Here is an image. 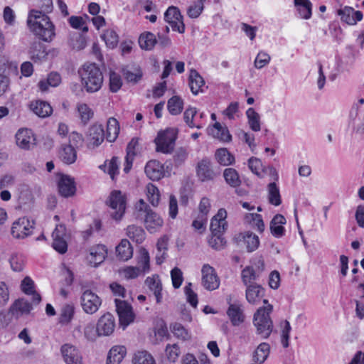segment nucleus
Returning a JSON list of instances; mask_svg holds the SVG:
<instances>
[{"label": "nucleus", "instance_id": "1", "mask_svg": "<svg viewBox=\"0 0 364 364\" xmlns=\"http://www.w3.org/2000/svg\"><path fill=\"white\" fill-rule=\"evenodd\" d=\"M27 24L30 30L43 41L49 42L55 36L54 25L50 18L42 11L31 10L28 14Z\"/></svg>", "mask_w": 364, "mask_h": 364}, {"label": "nucleus", "instance_id": "2", "mask_svg": "<svg viewBox=\"0 0 364 364\" xmlns=\"http://www.w3.org/2000/svg\"><path fill=\"white\" fill-rule=\"evenodd\" d=\"M82 87L88 93L96 92L102 86V72L96 63H85L79 70Z\"/></svg>", "mask_w": 364, "mask_h": 364}, {"label": "nucleus", "instance_id": "3", "mask_svg": "<svg viewBox=\"0 0 364 364\" xmlns=\"http://www.w3.org/2000/svg\"><path fill=\"white\" fill-rule=\"evenodd\" d=\"M272 309V306L269 304L259 308L254 314L253 324L256 327L257 334L263 339L269 338L273 330V322L269 316Z\"/></svg>", "mask_w": 364, "mask_h": 364}, {"label": "nucleus", "instance_id": "4", "mask_svg": "<svg viewBox=\"0 0 364 364\" xmlns=\"http://www.w3.org/2000/svg\"><path fill=\"white\" fill-rule=\"evenodd\" d=\"M135 209L138 213H145L144 225L149 232L154 233L162 227L163 219L154 212L143 199L138 201L135 205Z\"/></svg>", "mask_w": 364, "mask_h": 364}, {"label": "nucleus", "instance_id": "5", "mask_svg": "<svg viewBox=\"0 0 364 364\" xmlns=\"http://www.w3.org/2000/svg\"><path fill=\"white\" fill-rule=\"evenodd\" d=\"M177 138V130L173 128H168L166 130L160 131L154 139L156 151L163 154H170L175 146V141Z\"/></svg>", "mask_w": 364, "mask_h": 364}, {"label": "nucleus", "instance_id": "6", "mask_svg": "<svg viewBox=\"0 0 364 364\" xmlns=\"http://www.w3.org/2000/svg\"><path fill=\"white\" fill-rule=\"evenodd\" d=\"M107 204L112 209L110 212L112 218L116 221L121 220L126 210L125 196L120 191H113L108 198Z\"/></svg>", "mask_w": 364, "mask_h": 364}, {"label": "nucleus", "instance_id": "7", "mask_svg": "<svg viewBox=\"0 0 364 364\" xmlns=\"http://www.w3.org/2000/svg\"><path fill=\"white\" fill-rule=\"evenodd\" d=\"M80 303L83 311L86 314H93L97 311L102 305V299L91 290L85 289L81 295Z\"/></svg>", "mask_w": 364, "mask_h": 364}, {"label": "nucleus", "instance_id": "8", "mask_svg": "<svg viewBox=\"0 0 364 364\" xmlns=\"http://www.w3.org/2000/svg\"><path fill=\"white\" fill-rule=\"evenodd\" d=\"M34 228L33 220H29L27 218H21L13 223L11 235L17 239H23L32 232Z\"/></svg>", "mask_w": 364, "mask_h": 364}, {"label": "nucleus", "instance_id": "9", "mask_svg": "<svg viewBox=\"0 0 364 364\" xmlns=\"http://www.w3.org/2000/svg\"><path fill=\"white\" fill-rule=\"evenodd\" d=\"M164 20L171 25L173 31H178L180 33L185 32L183 16L177 7L173 6H169L164 14Z\"/></svg>", "mask_w": 364, "mask_h": 364}, {"label": "nucleus", "instance_id": "10", "mask_svg": "<svg viewBox=\"0 0 364 364\" xmlns=\"http://www.w3.org/2000/svg\"><path fill=\"white\" fill-rule=\"evenodd\" d=\"M201 273L202 285L205 289L213 291L219 287L220 279L213 267L209 264H204Z\"/></svg>", "mask_w": 364, "mask_h": 364}, {"label": "nucleus", "instance_id": "11", "mask_svg": "<svg viewBox=\"0 0 364 364\" xmlns=\"http://www.w3.org/2000/svg\"><path fill=\"white\" fill-rule=\"evenodd\" d=\"M60 353L66 364H83L80 350L71 343H65L60 347Z\"/></svg>", "mask_w": 364, "mask_h": 364}, {"label": "nucleus", "instance_id": "12", "mask_svg": "<svg viewBox=\"0 0 364 364\" xmlns=\"http://www.w3.org/2000/svg\"><path fill=\"white\" fill-rule=\"evenodd\" d=\"M114 302L119 323L121 325L126 327L134 321V314L132 311V308L131 305L125 301L116 299Z\"/></svg>", "mask_w": 364, "mask_h": 364}, {"label": "nucleus", "instance_id": "13", "mask_svg": "<svg viewBox=\"0 0 364 364\" xmlns=\"http://www.w3.org/2000/svg\"><path fill=\"white\" fill-rule=\"evenodd\" d=\"M33 306L23 298L16 299L9 308V314L13 318H18L23 315H28Z\"/></svg>", "mask_w": 364, "mask_h": 364}, {"label": "nucleus", "instance_id": "14", "mask_svg": "<svg viewBox=\"0 0 364 364\" xmlns=\"http://www.w3.org/2000/svg\"><path fill=\"white\" fill-rule=\"evenodd\" d=\"M97 326L99 336H107L111 335L115 328L114 316L109 313L105 314L99 318Z\"/></svg>", "mask_w": 364, "mask_h": 364}, {"label": "nucleus", "instance_id": "15", "mask_svg": "<svg viewBox=\"0 0 364 364\" xmlns=\"http://www.w3.org/2000/svg\"><path fill=\"white\" fill-rule=\"evenodd\" d=\"M58 191L65 198L74 196L76 192L74 178L68 175H62L58 181Z\"/></svg>", "mask_w": 364, "mask_h": 364}, {"label": "nucleus", "instance_id": "16", "mask_svg": "<svg viewBox=\"0 0 364 364\" xmlns=\"http://www.w3.org/2000/svg\"><path fill=\"white\" fill-rule=\"evenodd\" d=\"M16 144L23 149H29L36 144L32 131L28 129H20L16 134Z\"/></svg>", "mask_w": 364, "mask_h": 364}, {"label": "nucleus", "instance_id": "17", "mask_svg": "<svg viewBox=\"0 0 364 364\" xmlns=\"http://www.w3.org/2000/svg\"><path fill=\"white\" fill-rule=\"evenodd\" d=\"M196 173L202 181H210L215 176L211 162L208 158H204L198 163Z\"/></svg>", "mask_w": 364, "mask_h": 364}, {"label": "nucleus", "instance_id": "18", "mask_svg": "<svg viewBox=\"0 0 364 364\" xmlns=\"http://www.w3.org/2000/svg\"><path fill=\"white\" fill-rule=\"evenodd\" d=\"M105 132L101 124H93L88 130L87 144L89 148H95L98 146L104 141Z\"/></svg>", "mask_w": 364, "mask_h": 364}, {"label": "nucleus", "instance_id": "19", "mask_svg": "<svg viewBox=\"0 0 364 364\" xmlns=\"http://www.w3.org/2000/svg\"><path fill=\"white\" fill-rule=\"evenodd\" d=\"M65 230V228L63 225H59L55 228L52 234L53 238L52 246L60 254H64L68 250V244L63 237Z\"/></svg>", "mask_w": 364, "mask_h": 364}, {"label": "nucleus", "instance_id": "20", "mask_svg": "<svg viewBox=\"0 0 364 364\" xmlns=\"http://www.w3.org/2000/svg\"><path fill=\"white\" fill-rule=\"evenodd\" d=\"M231 299L228 300L229 307L227 310V314L232 323L235 326H239L245 321V314L242 306L238 304H231Z\"/></svg>", "mask_w": 364, "mask_h": 364}, {"label": "nucleus", "instance_id": "21", "mask_svg": "<svg viewBox=\"0 0 364 364\" xmlns=\"http://www.w3.org/2000/svg\"><path fill=\"white\" fill-rule=\"evenodd\" d=\"M146 176L152 181H159L164 177V166L156 160L149 161L145 166Z\"/></svg>", "mask_w": 364, "mask_h": 364}, {"label": "nucleus", "instance_id": "22", "mask_svg": "<svg viewBox=\"0 0 364 364\" xmlns=\"http://www.w3.org/2000/svg\"><path fill=\"white\" fill-rule=\"evenodd\" d=\"M139 139L132 138L127 146V155L125 156V164L124 171L127 173L132 167L134 158L138 151Z\"/></svg>", "mask_w": 364, "mask_h": 364}, {"label": "nucleus", "instance_id": "23", "mask_svg": "<svg viewBox=\"0 0 364 364\" xmlns=\"http://www.w3.org/2000/svg\"><path fill=\"white\" fill-rule=\"evenodd\" d=\"M246 299L252 304H257L264 296V289L258 284H253L247 286Z\"/></svg>", "mask_w": 364, "mask_h": 364}, {"label": "nucleus", "instance_id": "24", "mask_svg": "<svg viewBox=\"0 0 364 364\" xmlns=\"http://www.w3.org/2000/svg\"><path fill=\"white\" fill-rule=\"evenodd\" d=\"M107 248L103 245H98L95 247H92L90 249V263L94 267H97L107 257Z\"/></svg>", "mask_w": 364, "mask_h": 364}, {"label": "nucleus", "instance_id": "25", "mask_svg": "<svg viewBox=\"0 0 364 364\" xmlns=\"http://www.w3.org/2000/svg\"><path fill=\"white\" fill-rule=\"evenodd\" d=\"M127 353L124 346H114L109 351L106 364H119Z\"/></svg>", "mask_w": 364, "mask_h": 364}, {"label": "nucleus", "instance_id": "26", "mask_svg": "<svg viewBox=\"0 0 364 364\" xmlns=\"http://www.w3.org/2000/svg\"><path fill=\"white\" fill-rule=\"evenodd\" d=\"M21 290L28 295H32L33 304L37 305L41 301V296L34 290V282L28 277H25L21 284Z\"/></svg>", "mask_w": 364, "mask_h": 364}, {"label": "nucleus", "instance_id": "27", "mask_svg": "<svg viewBox=\"0 0 364 364\" xmlns=\"http://www.w3.org/2000/svg\"><path fill=\"white\" fill-rule=\"evenodd\" d=\"M208 133L224 142H229L232 139V136L228 128L222 127L219 122H215L211 128H209Z\"/></svg>", "mask_w": 364, "mask_h": 364}, {"label": "nucleus", "instance_id": "28", "mask_svg": "<svg viewBox=\"0 0 364 364\" xmlns=\"http://www.w3.org/2000/svg\"><path fill=\"white\" fill-rule=\"evenodd\" d=\"M286 223L285 218L281 215H276L270 222V231L275 237L279 238L284 235V228L283 225Z\"/></svg>", "mask_w": 364, "mask_h": 364}, {"label": "nucleus", "instance_id": "29", "mask_svg": "<svg viewBox=\"0 0 364 364\" xmlns=\"http://www.w3.org/2000/svg\"><path fill=\"white\" fill-rule=\"evenodd\" d=\"M145 284L149 287V289L154 292L156 302L158 304L161 303L162 299V284L159 277L158 275H154L151 277H149L145 280Z\"/></svg>", "mask_w": 364, "mask_h": 364}, {"label": "nucleus", "instance_id": "30", "mask_svg": "<svg viewBox=\"0 0 364 364\" xmlns=\"http://www.w3.org/2000/svg\"><path fill=\"white\" fill-rule=\"evenodd\" d=\"M60 160L66 164H72L77 159V151L72 145L63 144L59 151Z\"/></svg>", "mask_w": 364, "mask_h": 364}, {"label": "nucleus", "instance_id": "31", "mask_svg": "<svg viewBox=\"0 0 364 364\" xmlns=\"http://www.w3.org/2000/svg\"><path fill=\"white\" fill-rule=\"evenodd\" d=\"M117 257L122 261H127L133 255L132 247L127 239L122 240L116 247Z\"/></svg>", "mask_w": 364, "mask_h": 364}, {"label": "nucleus", "instance_id": "32", "mask_svg": "<svg viewBox=\"0 0 364 364\" xmlns=\"http://www.w3.org/2000/svg\"><path fill=\"white\" fill-rule=\"evenodd\" d=\"M189 86L193 95H197L200 88L205 85V81L202 76L194 69H191L189 75Z\"/></svg>", "mask_w": 364, "mask_h": 364}, {"label": "nucleus", "instance_id": "33", "mask_svg": "<svg viewBox=\"0 0 364 364\" xmlns=\"http://www.w3.org/2000/svg\"><path fill=\"white\" fill-rule=\"evenodd\" d=\"M31 109L38 117L44 118L50 116L53 112L51 106L44 101H36L31 104Z\"/></svg>", "mask_w": 364, "mask_h": 364}, {"label": "nucleus", "instance_id": "34", "mask_svg": "<svg viewBox=\"0 0 364 364\" xmlns=\"http://www.w3.org/2000/svg\"><path fill=\"white\" fill-rule=\"evenodd\" d=\"M157 43L156 36L151 32L141 33L139 38V44L141 49L150 50Z\"/></svg>", "mask_w": 364, "mask_h": 364}, {"label": "nucleus", "instance_id": "35", "mask_svg": "<svg viewBox=\"0 0 364 364\" xmlns=\"http://www.w3.org/2000/svg\"><path fill=\"white\" fill-rule=\"evenodd\" d=\"M270 351V346L267 343H260L253 354V361L262 364L268 358Z\"/></svg>", "mask_w": 364, "mask_h": 364}, {"label": "nucleus", "instance_id": "36", "mask_svg": "<svg viewBox=\"0 0 364 364\" xmlns=\"http://www.w3.org/2000/svg\"><path fill=\"white\" fill-rule=\"evenodd\" d=\"M119 133V125L118 121L111 117L107 121L106 139L109 142L116 140Z\"/></svg>", "mask_w": 364, "mask_h": 364}, {"label": "nucleus", "instance_id": "37", "mask_svg": "<svg viewBox=\"0 0 364 364\" xmlns=\"http://www.w3.org/2000/svg\"><path fill=\"white\" fill-rule=\"evenodd\" d=\"M217 161L222 166H229L234 163V156L226 148L217 149L215 154Z\"/></svg>", "mask_w": 364, "mask_h": 364}, {"label": "nucleus", "instance_id": "38", "mask_svg": "<svg viewBox=\"0 0 364 364\" xmlns=\"http://www.w3.org/2000/svg\"><path fill=\"white\" fill-rule=\"evenodd\" d=\"M127 235L137 244H141L145 239V232L143 228L134 225L127 227Z\"/></svg>", "mask_w": 364, "mask_h": 364}, {"label": "nucleus", "instance_id": "39", "mask_svg": "<svg viewBox=\"0 0 364 364\" xmlns=\"http://www.w3.org/2000/svg\"><path fill=\"white\" fill-rule=\"evenodd\" d=\"M29 53L34 61L42 60L47 56L44 46L41 42H33L30 48Z\"/></svg>", "mask_w": 364, "mask_h": 364}, {"label": "nucleus", "instance_id": "40", "mask_svg": "<svg viewBox=\"0 0 364 364\" xmlns=\"http://www.w3.org/2000/svg\"><path fill=\"white\" fill-rule=\"evenodd\" d=\"M242 238L248 252H254L258 248L259 239L255 234L251 232H245L242 235Z\"/></svg>", "mask_w": 364, "mask_h": 364}, {"label": "nucleus", "instance_id": "41", "mask_svg": "<svg viewBox=\"0 0 364 364\" xmlns=\"http://www.w3.org/2000/svg\"><path fill=\"white\" fill-rule=\"evenodd\" d=\"M223 176L226 183L231 187L236 188L240 186L241 180L237 171L232 168H227L224 170Z\"/></svg>", "mask_w": 364, "mask_h": 364}, {"label": "nucleus", "instance_id": "42", "mask_svg": "<svg viewBox=\"0 0 364 364\" xmlns=\"http://www.w3.org/2000/svg\"><path fill=\"white\" fill-rule=\"evenodd\" d=\"M167 108L171 114L178 115L183 110V100L179 96H173L168 100Z\"/></svg>", "mask_w": 364, "mask_h": 364}, {"label": "nucleus", "instance_id": "43", "mask_svg": "<svg viewBox=\"0 0 364 364\" xmlns=\"http://www.w3.org/2000/svg\"><path fill=\"white\" fill-rule=\"evenodd\" d=\"M301 18L309 19L311 16V3L309 0H294Z\"/></svg>", "mask_w": 364, "mask_h": 364}, {"label": "nucleus", "instance_id": "44", "mask_svg": "<svg viewBox=\"0 0 364 364\" xmlns=\"http://www.w3.org/2000/svg\"><path fill=\"white\" fill-rule=\"evenodd\" d=\"M246 114L251 129L254 132L259 131L261 129L259 114L253 108H249L246 112Z\"/></svg>", "mask_w": 364, "mask_h": 364}, {"label": "nucleus", "instance_id": "45", "mask_svg": "<svg viewBox=\"0 0 364 364\" xmlns=\"http://www.w3.org/2000/svg\"><path fill=\"white\" fill-rule=\"evenodd\" d=\"M268 198L269 202L276 206L282 203L279 188L274 182L268 185Z\"/></svg>", "mask_w": 364, "mask_h": 364}, {"label": "nucleus", "instance_id": "46", "mask_svg": "<svg viewBox=\"0 0 364 364\" xmlns=\"http://www.w3.org/2000/svg\"><path fill=\"white\" fill-rule=\"evenodd\" d=\"M133 364H156L153 356L147 351H138L133 358Z\"/></svg>", "mask_w": 364, "mask_h": 364}, {"label": "nucleus", "instance_id": "47", "mask_svg": "<svg viewBox=\"0 0 364 364\" xmlns=\"http://www.w3.org/2000/svg\"><path fill=\"white\" fill-rule=\"evenodd\" d=\"M171 332L178 339L188 341L191 339V335L188 330L179 323H174L170 326Z\"/></svg>", "mask_w": 364, "mask_h": 364}, {"label": "nucleus", "instance_id": "48", "mask_svg": "<svg viewBox=\"0 0 364 364\" xmlns=\"http://www.w3.org/2000/svg\"><path fill=\"white\" fill-rule=\"evenodd\" d=\"M119 159L117 156H113L112 159L109 161L108 166L105 164L103 165H101L100 168L104 171H107V173L109 174L110 177L113 180L114 178L115 175L118 174V169H119Z\"/></svg>", "mask_w": 364, "mask_h": 364}, {"label": "nucleus", "instance_id": "49", "mask_svg": "<svg viewBox=\"0 0 364 364\" xmlns=\"http://www.w3.org/2000/svg\"><path fill=\"white\" fill-rule=\"evenodd\" d=\"M241 277L243 284L247 287L251 284L250 283L257 279L258 274H257L254 268L251 266H247L242 269Z\"/></svg>", "mask_w": 364, "mask_h": 364}, {"label": "nucleus", "instance_id": "50", "mask_svg": "<svg viewBox=\"0 0 364 364\" xmlns=\"http://www.w3.org/2000/svg\"><path fill=\"white\" fill-rule=\"evenodd\" d=\"M101 37L105 41L107 47L114 48L117 46L119 37L114 31L107 30Z\"/></svg>", "mask_w": 364, "mask_h": 364}, {"label": "nucleus", "instance_id": "51", "mask_svg": "<svg viewBox=\"0 0 364 364\" xmlns=\"http://www.w3.org/2000/svg\"><path fill=\"white\" fill-rule=\"evenodd\" d=\"M74 306L71 304H65L60 311L59 322L60 323H68L73 317Z\"/></svg>", "mask_w": 364, "mask_h": 364}, {"label": "nucleus", "instance_id": "52", "mask_svg": "<svg viewBox=\"0 0 364 364\" xmlns=\"http://www.w3.org/2000/svg\"><path fill=\"white\" fill-rule=\"evenodd\" d=\"M147 197L149 201L153 206H157L159 203L160 193L158 188L149 183L147 185Z\"/></svg>", "mask_w": 364, "mask_h": 364}, {"label": "nucleus", "instance_id": "53", "mask_svg": "<svg viewBox=\"0 0 364 364\" xmlns=\"http://www.w3.org/2000/svg\"><path fill=\"white\" fill-rule=\"evenodd\" d=\"M165 353L168 360L170 362L175 363L181 354V350L177 344H168L166 346Z\"/></svg>", "mask_w": 364, "mask_h": 364}, {"label": "nucleus", "instance_id": "54", "mask_svg": "<svg viewBox=\"0 0 364 364\" xmlns=\"http://www.w3.org/2000/svg\"><path fill=\"white\" fill-rule=\"evenodd\" d=\"M77 111L84 124H86L93 116L92 110L84 103L77 105Z\"/></svg>", "mask_w": 364, "mask_h": 364}, {"label": "nucleus", "instance_id": "55", "mask_svg": "<svg viewBox=\"0 0 364 364\" xmlns=\"http://www.w3.org/2000/svg\"><path fill=\"white\" fill-rule=\"evenodd\" d=\"M338 14L341 16V20L348 24H355V21L353 18L355 11L353 8L345 7L343 9L338 10Z\"/></svg>", "mask_w": 364, "mask_h": 364}, {"label": "nucleus", "instance_id": "56", "mask_svg": "<svg viewBox=\"0 0 364 364\" xmlns=\"http://www.w3.org/2000/svg\"><path fill=\"white\" fill-rule=\"evenodd\" d=\"M122 81L121 76L115 72H110L109 74V89L112 92H117L122 87Z\"/></svg>", "mask_w": 364, "mask_h": 364}, {"label": "nucleus", "instance_id": "57", "mask_svg": "<svg viewBox=\"0 0 364 364\" xmlns=\"http://www.w3.org/2000/svg\"><path fill=\"white\" fill-rule=\"evenodd\" d=\"M209 245L216 250L223 249L226 241L221 234H217L216 235H212L211 237L208 240Z\"/></svg>", "mask_w": 364, "mask_h": 364}, {"label": "nucleus", "instance_id": "58", "mask_svg": "<svg viewBox=\"0 0 364 364\" xmlns=\"http://www.w3.org/2000/svg\"><path fill=\"white\" fill-rule=\"evenodd\" d=\"M84 335L87 340L92 341H95L97 336H100L97 326H95L93 323H87L84 328Z\"/></svg>", "mask_w": 364, "mask_h": 364}, {"label": "nucleus", "instance_id": "59", "mask_svg": "<svg viewBox=\"0 0 364 364\" xmlns=\"http://www.w3.org/2000/svg\"><path fill=\"white\" fill-rule=\"evenodd\" d=\"M12 269L15 272H21L24 267V258L21 255H12L9 260Z\"/></svg>", "mask_w": 364, "mask_h": 364}, {"label": "nucleus", "instance_id": "60", "mask_svg": "<svg viewBox=\"0 0 364 364\" xmlns=\"http://www.w3.org/2000/svg\"><path fill=\"white\" fill-rule=\"evenodd\" d=\"M228 227L227 222H217L215 220H211L210 231L212 235H216L217 234L223 235L226 230Z\"/></svg>", "mask_w": 364, "mask_h": 364}, {"label": "nucleus", "instance_id": "61", "mask_svg": "<svg viewBox=\"0 0 364 364\" xmlns=\"http://www.w3.org/2000/svg\"><path fill=\"white\" fill-rule=\"evenodd\" d=\"M171 277L172 279L173 287L175 289L179 288L183 280V273L181 270L178 267H174L171 271Z\"/></svg>", "mask_w": 364, "mask_h": 364}, {"label": "nucleus", "instance_id": "62", "mask_svg": "<svg viewBox=\"0 0 364 364\" xmlns=\"http://www.w3.org/2000/svg\"><path fill=\"white\" fill-rule=\"evenodd\" d=\"M188 157V152L184 148L178 149L173 155V162L176 166H180L186 160Z\"/></svg>", "mask_w": 364, "mask_h": 364}, {"label": "nucleus", "instance_id": "63", "mask_svg": "<svg viewBox=\"0 0 364 364\" xmlns=\"http://www.w3.org/2000/svg\"><path fill=\"white\" fill-rule=\"evenodd\" d=\"M191 283H188L184 288V291L186 296L188 302L196 308L198 305V296L191 289Z\"/></svg>", "mask_w": 364, "mask_h": 364}, {"label": "nucleus", "instance_id": "64", "mask_svg": "<svg viewBox=\"0 0 364 364\" xmlns=\"http://www.w3.org/2000/svg\"><path fill=\"white\" fill-rule=\"evenodd\" d=\"M149 261L150 257L149 252L145 249H142L140 252V259L138 262L139 266L142 267V269H141V272H146L149 270Z\"/></svg>", "mask_w": 364, "mask_h": 364}]
</instances>
